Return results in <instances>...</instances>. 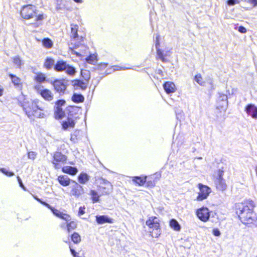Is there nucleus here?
I'll return each instance as SVG.
<instances>
[{"instance_id":"55","label":"nucleus","mask_w":257,"mask_h":257,"mask_svg":"<svg viewBox=\"0 0 257 257\" xmlns=\"http://www.w3.org/2000/svg\"><path fill=\"white\" fill-rule=\"evenodd\" d=\"M255 171L256 175L257 176V166L255 167Z\"/></svg>"},{"instance_id":"56","label":"nucleus","mask_w":257,"mask_h":257,"mask_svg":"<svg viewBox=\"0 0 257 257\" xmlns=\"http://www.w3.org/2000/svg\"><path fill=\"white\" fill-rule=\"evenodd\" d=\"M61 227L62 228H63V227H64V224H61Z\"/></svg>"},{"instance_id":"30","label":"nucleus","mask_w":257,"mask_h":257,"mask_svg":"<svg viewBox=\"0 0 257 257\" xmlns=\"http://www.w3.org/2000/svg\"><path fill=\"white\" fill-rule=\"evenodd\" d=\"M43 46L46 49H51L53 46V41L49 38H45L42 40Z\"/></svg>"},{"instance_id":"42","label":"nucleus","mask_w":257,"mask_h":257,"mask_svg":"<svg viewBox=\"0 0 257 257\" xmlns=\"http://www.w3.org/2000/svg\"><path fill=\"white\" fill-rule=\"evenodd\" d=\"M66 103V101L64 99H59L55 102V108H62L61 107L64 105Z\"/></svg>"},{"instance_id":"51","label":"nucleus","mask_w":257,"mask_h":257,"mask_svg":"<svg viewBox=\"0 0 257 257\" xmlns=\"http://www.w3.org/2000/svg\"><path fill=\"white\" fill-rule=\"evenodd\" d=\"M17 180H18V182H19V184H20V186H21L23 189H24V190H25V187H24V185H23V183H22V180H21V179L20 177L19 176H17Z\"/></svg>"},{"instance_id":"23","label":"nucleus","mask_w":257,"mask_h":257,"mask_svg":"<svg viewBox=\"0 0 257 257\" xmlns=\"http://www.w3.org/2000/svg\"><path fill=\"white\" fill-rule=\"evenodd\" d=\"M57 180L59 184L62 186L66 187L70 185L71 180L67 176L64 175H61L58 176Z\"/></svg>"},{"instance_id":"3","label":"nucleus","mask_w":257,"mask_h":257,"mask_svg":"<svg viewBox=\"0 0 257 257\" xmlns=\"http://www.w3.org/2000/svg\"><path fill=\"white\" fill-rule=\"evenodd\" d=\"M20 15L22 18L25 20L34 19V22L31 25L34 28H38L42 24L45 19L43 13H39L37 7L32 4L23 6L20 11Z\"/></svg>"},{"instance_id":"24","label":"nucleus","mask_w":257,"mask_h":257,"mask_svg":"<svg viewBox=\"0 0 257 257\" xmlns=\"http://www.w3.org/2000/svg\"><path fill=\"white\" fill-rule=\"evenodd\" d=\"M147 179V176H134L133 177L132 181L136 185L142 186L145 184Z\"/></svg>"},{"instance_id":"10","label":"nucleus","mask_w":257,"mask_h":257,"mask_svg":"<svg viewBox=\"0 0 257 257\" xmlns=\"http://www.w3.org/2000/svg\"><path fill=\"white\" fill-rule=\"evenodd\" d=\"M67 161V157L60 152H55L52 155L51 162L55 169H62Z\"/></svg>"},{"instance_id":"12","label":"nucleus","mask_w":257,"mask_h":257,"mask_svg":"<svg viewBox=\"0 0 257 257\" xmlns=\"http://www.w3.org/2000/svg\"><path fill=\"white\" fill-rule=\"evenodd\" d=\"M196 215L202 222H206L209 220L210 212L206 207L202 206L196 210Z\"/></svg>"},{"instance_id":"54","label":"nucleus","mask_w":257,"mask_h":257,"mask_svg":"<svg viewBox=\"0 0 257 257\" xmlns=\"http://www.w3.org/2000/svg\"><path fill=\"white\" fill-rule=\"evenodd\" d=\"M74 54L77 56H80V55L78 52H75Z\"/></svg>"},{"instance_id":"32","label":"nucleus","mask_w":257,"mask_h":257,"mask_svg":"<svg viewBox=\"0 0 257 257\" xmlns=\"http://www.w3.org/2000/svg\"><path fill=\"white\" fill-rule=\"evenodd\" d=\"M170 226L175 231H179L181 226L178 222L175 219H171L169 221Z\"/></svg>"},{"instance_id":"39","label":"nucleus","mask_w":257,"mask_h":257,"mask_svg":"<svg viewBox=\"0 0 257 257\" xmlns=\"http://www.w3.org/2000/svg\"><path fill=\"white\" fill-rule=\"evenodd\" d=\"M14 64L19 68H21L22 65V61L19 56H15L13 58Z\"/></svg>"},{"instance_id":"26","label":"nucleus","mask_w":257,"mask_h":257,"mask_svg":"<svg viewBox=\"0 0 257 257\" xmlns=\"http://www.w3.org/2000/svg\"><path fill=\"white\" fill-rule=\"evenodd\" d=\"M71 192L72 195L79 197L83 193V188L80 185L76 183L72 188Z\"/></svg>"},{"instance_id":"29","label":"nucleus","mask_w":257,"mask_h":257,"mask_svg":"<svg viewBox=\"0 0 257 257\" xmlns=\"http://www.w3.org/2000/svg\"><path fill=\"white\" fill-rule=\"evenodd\" d=\"M54 115L55 119H61L65 116V113L62 108H55Z\"/></svg>"},{"instance_id":"49","label":"nucleus","mask_w":257,"mask_h":257,"mask_svg":"<svg viewBox=\"0 0 257 257\" xmlns=\"http://www.w3.org/2000/svg\"><path fill=\"white\" fill-rule=\"evenodd\" d=\"M248 3L252 5L253 7L257 6V0H247Z\"/></svg>"},{"instance_id":"16","label":"nucleus","mask_w":257,"mask_h":257,"mask_svg":"<svg viewBox=\"0 0 257 257\" xmlns=\"http://www.w3.org/2000/svg\"><path fill=\"white\" fill-rule=\"evenodd\" d=\"M244 110L246 113L251 116L254 119H257V107L253 104H247Z\"/></svg>"},{"instance_id":"20","label":"nucleus","mask_w":257,"mask_h":257,"mask_svg":"<svg viewBox=\"0 0 257 257\" xmlns=\"http://www.w3.org/2000/svg\"><path fill=\"white\" fill-rule=\"evenodd\" d=\"M90 200L93 203H98L100 201V196H102L100 194L94 189H90L88 193Z\"/></svg>"},{"instance_id":"36","label":"nucleus","mask_w":257,"mask_h":257,"mask_svg":"<svg viewBox=\"0 0 257 257\" xmlns=\"http://www.w3.org/2000/svg\"><path fill=\"white\" fill-rule=\"evenodd\" d=\"M35 80L38 83H42L46 81L45 75L42 73L39 72L36 74L35 77Z\"/></svg>"},{"instance_id":"17","label":"nucleus","mask_w":257,"mask_h":257,"mask_svg":"<svg viewBox=\"0 0 257 257\" xmlns=\"http://www.w3.org/2000/svg\"><path fill=\"white\" fill-rule=\"evenodd\" d=\"M41 96L46 101H51L53 100L54 95L52 92L47 88L41 90L39 92Z\"/></svg>"},{"instance_id":"34","label":"nucleus","mask_w":257,"mask_h":257,"mask_svg":"<svg viewBox=\"0 0 257 257\" xmlns=\"http://www.w3.org/2000/svg\"><path fill=\"white\" fill-rule=\"evenodd\" d=\"M71 240L75 244L80 243L81 241V237L80 234L76 232H74L70 236Z\"/></svg>"},{"instance_id":"47","label":"nucleus","mask_w":257,"mask_h":257,"mask_svg":"<svg viewBox=\"0 0 257 257\" xmlns=\"http://www.w3.org/2000/svg\"><path fill=\"white\" fill-rule=\"evenodd\" d=\"M212 233L215 236H219L221 234L218 228H214L212 230Z\"/></svg>"},{"instance_id":"28","label":"nucleus","mask_w":257,"mask_h":257,"mask_svg":"<svg viewBox=\"0 0 257 257\" xmlns=\"http://www.w3.org/2000/svg\"><path fill=\"white\" fill-rule=\"evenodd\" d=\"M157 178L154 175L147 176L146 186L149 188H153L155 186L156 183L157 181Z\"/></svg>"},{"instance_id":"5","label":"nucleus","mask_w":257,"mask_h":257,"mask_svg":"<svg viewBox=\"0 0 257 257\" xmlns=\"http://www.w3.org/2000/svg\"><path fill=\"white\" fill-rule=\"evenodd\" d=\"M150 234L152 237L158 238L161 234V221L156 216L149 217L146 221Z\"/></svg>"},{"instance_id":"41","label":"nucleus","mask_w":257,"mask_h":257,"mask_svg":"<svg viewBox=\"0 0 257 257\" xmlns=\"http://www.w3.org/2000/svg\"><path fill=\"white\" fill-rule=\"evenodd\" d=\"M108 66V64L105 63H100L97 65L96 69L100 71L105 70Z\"/></svg>"},{"instance_id":"50","label":"nucleus","mask_w":257,"mask_h":257,"mask_svg":"<svg viewBox=\"0 0 257 257\" xmlns=\"http://www.w3.org/2000/svg\"><path fill=\"white\" fill-rule=\"evenodd\" d=\"M238 30L241 33H245L246 32V29L243 26H239Z\"/></svg>"},{"instance_id":"8","label":"nucleus","mask_w":257,"mask_h":257,"mask_svg":"<svg viewBox=\"0 0 257 257\" xmlns=\"http://www.w3.org/2000/svg\"><path fill=\"white\" fill-rule=\"evenodd\" d=\"M95 185L98 191L102 196L108 195L112 191L113 186L108 181L100 179L95 182Z\"/></svg>"},{"instance_id":"22","label":"nucleus","mask_w":257,"mask_h":257,"mask_svg":"<svg viewBox=\"0 0 257 257\" xmlns=\"http://www.w3.org/2000/svg\"><path fill=\"white\" fill-rule=\"evenodd\" d=\"M61 170L62 172L65 174L74 176L78 172V169L75 167H72L70 166H65L62 168Z\"/></svg>"},{"instance_id":"44","label":"nucleus","mask_w":257,"mask_h":257,"mask_svg":"<svg viewBox=\"0 0 257 257\" xmlns=\"http://www.w3.org/2000/svg\"><path fill=\"white\" fill-rule=\"evenodd\" d=\"M69 249L70 251L73 256V257H81L79 255V252H76L72 247V246L70 244L69 245Z\"/></svg>"},{"instance_id":"25","label":"nucleus","mask_w":257,"mask_h":257,"mask_svg":"<svg viewBox=\"0 0 257 257\" xmlns=\"http://www.w3.org/2000/svg\"><path fill=\"white\" fill-rule=\"evenodd\" d=\"M96 221L97 223L100 224L105 223H112L113 222V219L109 218L106 215L96 216Z\"/></svg>"},{"instance_id":"37","label":"nucleus","mask_w":257,"mask_h":257,"mask_svg":"<svg viewBox=\"0 0 257 257\" xmlns=\"http://www.w3.org/2000/svg\"><path fill=\"white\" fill-rule=\"evenodd\" d=\"M157 58L160 59L163 62H167L168 60L166 58V55L164 54L162 51L158 49L157 50Z\"/></svg>"},{"instance_id":"14","label":"nucleus","mask_w":257,"mask_h":257,"mask_svg":"<svg viewBox=\"0 0 257 257\" xmlns=\"http://www.w3.org/2000/svg\"><path fill=\"white\" fill-rule=\"evenodd\" d=\"M80 110L79 107L72 105L68 106L66 108L67 117H71L75 120L78 118V115Z\"/></svg>"},{"instance_id":"11","label":"nucleus","mask_w":257,"mask_h":257,"mask_svg":"<svg viewBox=\"0 0 257 257\" xmlns=\"http://www.w3.org/2000/svg\"><path fill=\"white\" fill-rule=\"evenodd\" d=\"M197 187L199 191L197 193V196L195 198V200L197 201H202L206 199L211 192V189L208 186L201 183H198Z\"/></svg>"},{"instance_id":"35","label":"nucleus","mask_w":257,"mask_h":257,"mask_svg":"<svg viewBox=\"0 0 257 257\" xmlns=\"http://www.w3.org/2000/svg\"><path fill=\"white\" fill-rule=\"evenodd\" d=\"M86 61L90 64H94L97 61V56L94 54H90L86 58Z\"/></svg>"},{"instance_id":"38","label":"nucleus","mask_w":257,"mask_h":257,"mask_svg":"<svg viewBox=\"0 0 257 257\" xmlns=\"http://www.w3.org/2000/svg\"><path fill=\"white\" fill-rule=\"evenodd\" d=\"M194 80L200 85H203L205 83L204 81L202 78V75L200 74L196 75L194 77Z\"/></svg>"},{"instance_id":"46","label":"nucleus","mask_w":257,"mask_h":257,"mask_svg":"<svg viewBox=\"0 0 257 257\" xmlns=\"http://www.w3.org/2000/svg\"><path fill=\"white\" fill-rule=\"evenodd\" d=\"M85 207L84 206L79 207V210H78V215L81 216V215L85 214Z\"/></svg>"},{"instance_id":"4","label":"nucleus","mask_w":257,"mask_h":257,"mask_svg":"<svg viewBox=\"0 0 257 257\" xmlns=\"http://www.w3.org/2000/svg\"><path fill=\"white\" fill-rule=\"evenodd\" d=\"M35 198L42 204L49 208L55 216L66 221V229L68 232H70L77 228V222L71 220V217L69 214L61 212L60 210L56 209L54 207H52L47 202L42 201L41 199L36 197H35Z\"/></svg>"},{"instance_id":"9","label":"nucleus","mask_w":257,"mask_h":257,"mask_svg":"<svg viewBox=\"0 0 257 257\" xmlns=\"http://www.w3.org/2000/svg\"><path fill=\"white\" fill-rule=\"evenodd\" d=\"M223 168L222 167L217 170L214 177V182L216 189L222 191L225 190L227 188L225 181L223 178Z\"/></svg>"},{"instance_id":"7","label":"nucleus","mask_w":257,"mask_h":257,"mask_svg":"<svg viewBox=\"0 0 257 257\" xmlns=\"http://www.w3.org/2000/svg\"><path fill=\"white\" fill-rule=\"evenodd\" d=\"M79 27L77 24H70V38L72 41L76 42L75 43V47H78L80 44L84 41L85 38V34L83 33L80 35L78 34Z\"/></svg>"},{"instance_id":"27","label":"nucleus","mask_w":257,"mask_h":257,"mask_svg":"<svg viewBox=\"0 0 257 257\" xmlns=\"http://www.w3.org/2000/svg\"><path fill=\"white\" fill-rule=\"evenodd\" d=\"M55 64V61L53 58L47 57L44 60L43 66L47 70H50L52 68L54 69Z\"/></svg>"},{"instance_id":"48","label":"nucleus","mask_w":257,"mask_h":257,"mask_svg":"<svg viewBox=\"0 0 257 257\" xmlns=\"http://www.w3.org/2000/svg\"><path fill=\"white\" fill-rule=\"evenodd\" d=\"M70 140L73 142H75L77 140V136L75 134H72L70 136Z\"/></svg>"},{"instance_id":"45","label":"nucleus","mask_w":257,"mask_h":257,"mask_svg":"<svg viewBox=\"0 0 257 257\" xmlns=\"http://www.w3.org/2000/svg\"><path fill=\"white\" fill-rule=\"evenodd\" d=\"M37 156V153L34 151H30L28 153V157L32 160H34Z\"/></svg>"},{"instance_id":"57","label":"nucleus","mask_w":257,"mask_h":257,"mask_svg":"<svg viewBox=\"0 0 257 257\" xmlns=\"http://www.w3.org/2000/svg\"><path fill=\"white\" fill-rule=\"evenodd\" d=\"M105 72H106V74H108V72H107L106 70L105 71Z\"/></svg>"},{"instance_id":"43","label":"nucleus","mask_w":257,"mask_h":257,"mask_svg":"<svg viewBox=\"0 0 257 257\" xmlns=\"http://www.w3.org/2000/svg\"><path fill=\"white\" fill-rule=\"evenodd\" d=\"M242 0H227L226 3L229 6H232L236 4H239Z\"/></svg>"},{"instance_id":"31","label":"nucleus","mask_w":257,"mask_h":257,"mask_svg":"<svg viewBox=\"0 0 257 257\" xmlns=\"http://www.w3.org/2000/svg\"><path fill=\"white\" fill-rule=\"evenodd\" d=\"M71 99L73 102L79 103H82L84 101V97L82 94L74 93L72 95Z\"/></svg>"},{"instance_id":"40","label":"nucleus","mask_w":257,"mask_h":257,"mask_svg":"<svg viewBox=\"0 0 257 257\" xmlns=\"http://www.w3.org/2000/svg\"><path fill=\"white\" fill-rule=\"evenodd\" d=\"M0 172L8 177H12L14 175V173L7 170L4 168H0Z\"/></svg>"},{"instance_id":"15","label":"nucleus","mask_w":257,"mask_h":257,"mask_svg":"<svg viewBox=\"0 0 257 257\" xmlns=\"http://www.w3.org/2000/svg\"><path fill=\"white\" fill-rule=\"evenodd\" d=\"M89 79V77L85 79V81L80 79H74L72 81V85L75 88V89H80L82 90H85L88 84V82Z\"/></svg>"},{"instance_id":"2","label":"nucleus","mask_w":257,"mask_h":257,"mask_svg":"<svg viewBox=\"0 0 257 257\" xmlns=\"http://www.w3.org/2000/svg\"><path fill=\"white\" fill-rule=\"evenodd\" d=\"M46 104L38 98L24 101L21 104L26 115L30 118H43L46 116Z\"/></svg>"},{"instance_id":"53","label":"nucleus","mask_w":257,"mask_h":257,"mask_svg":"<svg viewBox=\"0 0 257 257\" xmlns=\"http://www.w3.org/2000/svg\"><path fill=\"white\" fill-rule=\"evenodd\" d=\"M73 1L77 3H81L82 2V0H73Z\"/></svg>"},{"instance_id":"18","label":"nucleus","mask_w":257,"mask_h":257,"mask_svg":"<svg viewBox=\"0 0 257 257\" xmlns=\"http://www.w3.org/2000/svg\"><path fill=\"white\" fill-rule=\"evenodd\" d=\"M75 121L71 117H67L66 120L62 121L61 122L62 128L63 130H67L69 128H73L75 127Z\"/></svg>"},{"instance_id":"19","label":"nucleus","mask_w":257,"mask_h":257,"mask_svg":"<svg viewBox=\"0 0 257 257\" xmlns=\"http://www.w3.org/2000/svg\"><path fill=\"white\" fill-rule=\"evenodd\" d=\"M163 88L167 94L173 93L177 90L175 84L171 81L165 82L163 84Z\"/></svg>"},{"instance_id":"6","label":"nucleus","mask_w":257,"mask_h":257,"mask_svg":"<svg viewBox=\"0 0 257 257\" xmlns=\"http://www.w3.org/2000/svg\"><path fill=\"white\" fill-rule=\"evenodd\" d=\"M54 70L56 72L65 71L70 76H73L76 72L74 67L67 63V62L63 60H58L54 66Z\"/></svg>"},{"instance_id":"13","label":"nucleus","mask_w":257,"mask_h":257,"mask_svg":"<svg viewBox=\"0 0 257 257\" xmlns=\"http://www.w3.org/2000/svg\"><path fill=\"white\" fill-rule=\"evenodd\" d=\"M51 84L57 92L60 94L64 93L67 88V85L65 83L64 79H55L51 82Z\"/></svg>"},{"instance_id":"21","label":"nucleus","mask_w":257,"mask_h":257,"mask_svg":"<svg viewBox=\"0 0 257 257\" xmlns=\"http://www.w3.org/2000/svg\"><path fill=\"white\" fill-rule=\"evenodd\" d=\"M8 76L11 78L12 83L16 87L21 88L22 87L23 83L20 77L11 73H9Z\"/></svg>"},{"instance_id":"52","label":"nucleus","mask_w":257,"mask_h":257,"mask_svg":"<svg viewBox=\"0 0 257 257\" xmlns=\"http://www.w3.org/2000/svg\"><path fill=\"white\" fill-rule=\"evenodd\" d=\"M4 88L2 85H0V97L4 94Z\"/></svg>"},{"instance_id":"1","label":"nucleus","mask_w":257,"mask_h":257,"mask_svg":"<svg viewBox=\"0 0 257 257\" xmlns=\"http://www.w3.org/2000/svg\"><path fill=\"white\" fill-rule=\"evenodd\" d=\"M255 203L252 200L245 199L234 205L235 213L240 222L249 227H257V215L254 211Z\"/></svg>"},{"instance_id":"33","label":"nucleus","mask_w":257,"mask_h":257,"mask_svg":"<svg viewBox=\"0 0 257 257\" xmlns=\"http://www.w3.org/2000/svg\"><path fill=\"white\" fill-rule=\"evenodd\" d=\"M89 176L84 173H80L78 176V180L81 184H85L89 180Z\"/></svg>"}]
</instances>
